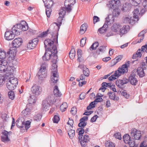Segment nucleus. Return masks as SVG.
Here are the masks:
<instances>
[{
  "instance_id": "obj_1",
  "label": "nucleus",
  "mask_w": 147,
  "mask_h": 147,
  "mask_svg": "<svg viewBox=\"0 0 147 147\" xmlns=\"http://www.w3.org/2000/svg\"><path fill=\"white\" fill-rule=\"evenodd\" d=\"M44 44L45 48V52L42 59L44 61H47L52 57L51 55V49L49 48H47V45L51 47L53 44V42L51 39H47L44 41Z\"/></svg>"
},
{
  "instance_id": "obj_2",
  "label": "nucleus",
  "mask_w": 147,
  "mask_h": 147,
  "mask_svg": "<svg viewBox=\"0 0 147 147\" xmlns=\"http://www.w3.org/2000/svg\"><path fill=\"white\" fill-rule=\"evenodd\" d=\"M22 43V39L21 38H18L15 39L13 41L12 44V47H10L9 51L7 53L9 56H13L17 52V48H18Z\"/></svg>"
},
{
  "instance_id": "obj_3",
  "label": "nucleus",
  "mask_w": 147,
  "mask_h": 147,
  "mask_svg": "<svg viewBox=\"0 0 147 147\" xmlns=\"http://www.w3.org/2000/svg\"><path fill=\"white\" fill-rule=\"evenodd\" d=\"M55 24L54 23L51 24L47 30L48 32H49L52 36H53L55 33H56V35L54 36L53 40H51L53 42V44L55 42L58 44V32L60 28L59 26H58L57 25L55 26Z\"/></svg>"
},
{
  "instance_id": "obj_4",
  "label": "nucleus",
  "mask_w": 147,
  "mask_h": 147,
  "mask_svg": "<svg viewBox=\"0 0 147 147\" xmlns=\"http://www.w3.org/2000/svg\"><path fill=\"white\" fill-rule=\"evenodd\" d=\"M24 25L21 23L16 24L12 28V30L16 35H19L22 31H26L28 29V26L27 23L24 22Z\"/></svg>"
},
{
  "instance_id": "obj_5",
  "label": "nucleus",
  "mask_w": 147,
  "mask_h": 147,
  "mask_svg": "<svg viewBox=\"0 0 147 147\" xmlns=\"http://www.w3.org/2000/svg\"><path fill=\"white\" fill-rule=\"evenodd\" d=\"M75 3V0H65L64 3L65 7H62L61 9L69 12L71 10V7Z\"/></svg>"
},
{
  "instance_id": "obj_6",
  "label": "nucleus",
  "mask_w": 147,
  "mask_h": 147,
  "mask_svg": "<svg viewBox=\"0 0 147 147\" xmlns=\"http://www.w3.org/2000/svg\"><path fill=\"white\" fill-rule=\"evenodd\" d=\"M51 51V55L52 58L51 62L52 63H57V62L58 56L57 55L58 51L57 47L56 45H54L52 47Z\"/></svg>"
},
{
  "instance_id": "obj_7",
  "label": "nucleus",
  "mask_w": 147,
  "mask_h": 147,
  "mask_svg": "<svg viewBox=\"0 0 147 147\" xmlns=\"http://www.w3.org/2000/svg\"><path fill=\"white\" fill-rule=\"evenodd\" d=\"M66 13L65 11L63 10V9H61L60 10V12L59 13V16L57 19L58 24L57 23H54L55 25H57L58 26H60L62 24V22L63 19L64 17V16Z\"/></svg>"
},
{
  "instance_id": "obj_8",
  "label": "nucleus",
  "mask_w": 147,
  "mask_h": 147,
  "mask_svg": "<svg viewBox=\"0 0 147 147\" xmlns=\"http://www.w3.org/2000/svg\"><path fill=\"white\" fill-rule=\"evenodd\" d=\"M128 71V66L126 64L122 65L121 67H119L118 69L116 71L117 74L119 75V76L121 75L127 73Z\"/></svg>"
},
{
  "instance_id": "obj_9",
  "label": "nucleus",
  "mask_w": 147,
  "mask_h": 147,
  "mask_svg": "<svg viewBox=\"0 0 147 147\" xmlns=\"http://www.w3.org/2000/svg\"><path fill=\"white\" fill-rule=\"evenodd\" d=\"M128 82V79L123 78L122 79H118L116 80L115 84L119 88L123 89L124 88L123 85L126 84Z\"/></svg>"
},
{
  "instance_id": "obj_10",
  "label": "nucleus",
  "mask_w": 147,
  "mask_h": 147,
  "mask_svg": "<svg viewBox=\"0 0 147 147\" xmlns=\"http://www.w3.org/2000/svg\"><path fill=\"white\" fill-rule=\"evenodd\" d=\"M131 136L132 137H134L135 140H139L141 137V131L135 129H132L131 130Z\"/></svg>"
},
{
  "instance_id": "obj_11",
  "label": "nucleus",
  "mask_w": 147,
  "mask_h": 147,
  "mask_svg": "<svg viewBox=\"0 0 147 147\" xmlns=\"http://www.w3.org/2000/svg\"><path fill=\"white\" fill-rule=\"evenodd\" d=\"M110 21L109 17L108 16L106 18V20L103 26L98 30L100 34H103L107 31L108 27L107 24Z\"/></svg>"
},
{
  "instance_id": "obj_12",
  "label": "nucleus",
  "mask_w": 147,
  "mask_h": 147,
  "mask_svg": "<svg viewBox=\"0 0 147 147\" xmlns=\"http://www.w3.org/2000/svg\"><path fill=\"white\" fill-rule=\"evenodd\" d=\"M14 33V32L12 30L6 31L4 35L5 39L9 41L13 40L15 36Z\"/></svg>"
},
{
  "instance_id": "obj_13",
  "label": "nucleus",
  "mask_w": 147,
  "mask_h": 147,
  "mask_svg": "<svg viewBox=\"0 0 147 147\" xmlns=\"http://www.w3.org/2000/svg\"><path fill=\"white\" fill-rule=\"evenodd\" d=\"M31 90L33 94L38 95L41 93L42 88L39 86L34 85L32 87Z\"/></svg>"
},
{
  "instance_id": "obj_14",
  "label": "nucleus",
  "mask_w": 147,
  "mask_h": 147,
  "mask_svg": "<svg viewBox=\"0 0 147 147\" xmlns=\"http://www.w3.org/2000/svg\"><path fill=\"white\" fill-rule=\"evenodd\" d=\"M38 42L37 38H34L30 41L27 44V47L29 49H33L36 47Z\"/></svg>"
},
{
  "instance_id": "obj_15",
  "label": "nucleus",
  "mask_w": 147,
  "mask_h": 147,
  "mask_svg": "<svg viewBox=\"0 0 147 147\" xmlns=\"http://www.w3.org/2000/svg\"><path fill=\"white\" fill-rule=\"evenodd\" d=\"M52 76L51 77V82L55 84L57 83L59 79V76L58 73L56 69L55 70L53 71L52 72Z\"/></svg>"
},
{
  "instance_id": "obj_16",
  "label": "nucleus",
  "mask_w": 147,
  "mask_h": 147,
  "mask_svg": "<svg viewBox=\"0 0 147 147\" xmlns=\"http://www.w3.org/2000/svg\"><path fill=\"white\" fill-rule=\"evenodd\" d=\"M6 71H7L6 73L7 74H9L10 75L13 73V69H10L9 70L7 67H6V66H4L3 65H2V64H0V72L2 73Z\"/></svg>"
},
{
  "instance_id": "obj_17",
  "label": "nucleus",
  "mask_w": 147,
  "mask_h": 147,
  "mask_svg": "<svg viewBox=\"0 0 147 147\" xmlns=\"http://www.w3.org/2000/svg\"><path fill=\"white\" fill-rule=\"evenodd\" d=\"M24 119L23 117H21L19 118L16 121V125L19 128H22L23 127L24 125Z\"/></svg>"
},
{
  "instance_id": "obj_18",
  "label": "nucleus",
  "mask_w": 147,
  "mask_h": 147,
  "mask_svg": "<svg viewBox=\"0 0 147 147\" xmlns=\"http://www.w3.org/2000/svg\"><path fill=\"white\" fill-rule=\"evenodd\" d=\"M136 72L137 75L140 78H142L146 74L145 73L143 68L141 67H138L136 69Z\"/></svg>"
},
{
  "instance_id": "obj_19",
  "label": "nucleus",
  "mask_w": 147,
  "mask_h": 147,
  "mask_svg": "<svg viewBox=\"0 0 147 147\" xmlns=\"http://www.w3.org/2000/svg\"><path fill=\"white\" fill-rule=\"evenodd\" d=\"M107 94L109 95V98L111 100L116 101H118L119 100V97L116 96L114 92H109Z\"/></svg>"
},
{
  "instance_id": "obj_20",
  "label": "nucleus",
  "mask_w": 147,
  "mask_h": 147,
  "mask_svg": "<svg viewBox=\"0 0 147 147\" xmlns=\"http://www.w3.org/2000/svg\"><path fill=\"white\" fill-rule=\"evenodd\" d=\"M128 27V26H124L122 28H120L119 32L120 34L121 35V36L127 32L129 30Z\"/></svg>"
},
{
  "instance_id": "obj_21",
  "label": "nucleus",
  "mask_w": 147,
  "mask_h": 147,
  "mask_svg": "<svg viewBox=\"0 0 147 147\" xmlns=\"http://www.w3.org/2000/svg\"><path fill=\"white\" fill-rule=\"evenodd\" d=\"M83 128L84 127H81L78 128L76 130V132L78 133V139L79 140H81L82 138L83 134L84 133V129Z\"/></svg>"
},
{
  "instance_id": "obj_22",
  "label": "nucleus",
  "mask_w": 147,
  "mask_h": 147,
  "mask_svg": "<svg viewBox=\"0 0 147 147\" xmlns=\"http://www.w3.org/2000/svg\"><path fill=\"white\" fill-rule=\"evenodd\" d=\"M131 6L130 5L127 3H125L123 5L121 9L122 11L123 12L129 11L131 9Z\"/></svg>"
},
{
  "instance_id": "obj_23",
  "label": "nucleus",
  "mask_w": 147,
  "mask_h": 147,
  "mask_svg": "<svg viewBox=\"0 0 147 147\" xmlns=\"http://www.w3.org/2000/svg\"><path fill=\"white\" fill-rule=\"evenodd\" d=\"M132 18V17L129 18L128 16H126L125 17L123 18V22L124 23L131 24V22H132L133 21H134V20H133Z\"/></svg>"
},
{
  "instance_id": "obj_24",
  "label": "nucleus",
  "mask_w": 147,
  "mask_h": 147,
  "mask_svg": "<svg viewBox=\"0 0 147 147\" xmlns=\"http://www.w3.org/2000/svg\"><path fill=\"white\" fill-rule=\"evenodd\" d=\"M43 69L44 70L42 72V71L39 70L38 74L40 77L45 78L47 76V71L46 68H44Z\"/></svg>"
},
{
  "instance_id": "obj_25",
  "label": "nucleus",
  "mask_w": 147,
  "mask_h": 147,
  "mask_svg": "<svg viewBox=\"0 0 147 147\" xmlns=\"http://www.w3.org/2000/svg\"><path fill=\"white\" fill-rule=\"evenodd\" d=\"M45 7H51L53 4V0H43Z\"/></svg>"
},
{
  "instance_id": "obj_26",
  "label": "nucleus",
  "mask_w": 147,
  "mask_h": 147,
  "mask_svg": "<svg viewBox=\"0 0 147 147\" xmlns=\"http://www.w3.org/2000/svg\"><path fill=\"white\" fill-rule=\"evenodd\" d=\"M121 26L119 23H115L111 27L112 31L115 32H117L118 29Z\"/></svg>"
},
{
  "instance_id": "obj_27",
  "label": "nucleus",
  "mask_w": 147,
  "mask_h": 147,
  "mask_svg": "<svg viewBox=\"0 0 147 147\" xmlns=\"http://www.w3.org/2000/svg\"><path fill=\"white\" fill-rule=\"evenodd\" d=\"M123 140L126 144H129L131 140L130 137L128 134H126L123 136Z\"/></svg>"
},
{
  "instance_id": "obj_28",
  "label": "nucleus",
  "mask_w": 147,
  "mask_h": 147,
  "mask_svg": "<svg viewBox=\"0 0 147 147\" xmlns=\"http://www.w3.org/2000/svg\"><path fill=\"white\" fill-rule=\"evenodd\" d=\"M53 93L54 95L56 96H60L61 95V92H59L57 86H55L54 87Z\"/></svg>"
},
{
  "instance_id": "obj_29",
  "label": "nucleus",
  "mask_w": 147,
  "mask_h": 147,
  "mask_svg": "<svg viewBox=\"0 0 147 147\" xmlns=\"http://www.w3.org/2000/svg\"><path fill=\"white\" fill-rule=\"evenodd\" d=\"M123 55H119L116 57L112 61V62L113 64V65H115L119 61L123 58Z\"/></svg>"
},
{
  "instance_id": "obj_30",
  "label": "nucleus",
  "mask_w": 147,
  "mask_h": 147,
  "mask_svg": "<svg viewBox=\"0 0 147 147\" xmlns=\"http://www.w3.org/2000/svg\"><path fill=\"white\" fill-rule=\"evenodd\" d=\"M128 80V82H129L131 84L134 86L137 84L138 82L136 78H134L133 77H129Z\"/></svg>"
},
{
  "instance_id": "obj_31",
  "label": "nucleus",
  "mask_w": 147,
  "mask_h": 147,
  "mask_svg": "<svg viewBox=\"0 0 147 147\" xmlns=\"http://www.w3.org/2000/svg\"><path fill=\"white\" fill-rule=\"evenodd\" d=\"M47 99L46 101L51 104H53L55 101L54 97L53 95L49 96Z\"/></svg>"
},
{
  "instance_id": "obj_32",
  "label": "nucleus",
  "mask_w": 147,
  "mask_h": 147,
  "mask_svg": "<svg viewBox=\"0 0 147 147\" xmlns=\"http://www.w3.org/2000/svg\"><path fill=\"white\" fill-rule=\"evenodd\" d=\"M6 55V52L4 50L2 51L0 49V61L3 60L5 59Z\"/></svg>"
},
{
  "instance_id": "obj_33",
  "label": "nucleus",
  "mask_w": 147,
  "mask_h": 147,
  "mask_svg": "<svg viewBox=\"0 0 147 147\" xmlns=\"http://www.w3.org/2000/svg\"><path fill=\"white\" fill-rule=\"evenodd\" d=\"M9 82H11V84L15 86L16 88V86L18 84V81L17 79L16 78H11L9 80Z\"/></svg>"
},
{
  "instance_id": "obj_34",
  "label": "nucleus",
  "mask_w": 147,
  "mask_h": 147,
  "mask_svg": "<svg viewBox=\"0 0 147 147\" xmlns=\"http://www.w3.org/2000/svg\"><path fill=\"white\" fill-rule=\"evenodd\" d=\"M49 105V102L45 100L43 101L42 104V109L44 110H46L48 109Z\"/></svg>"
},
{
  "instance_id": "obj_35",
  "label": "nucleus",
  "mask_w": 147,
  "mask_h": 147,
  "mask_svg": "<svg viewBox=\"0 0 147 147\" xmlns=\"http://www.w3.org/2000/svg\"><path fill=\"white\" fill-rule=\"evenodd\" d=\"M6 86L7 88L10 91L14 90L16 88L15 86L11 84V82L9 81L7 83Z\"/></svg>"
},
{
  "instance_id": "obj_36",
  "label": "nucleus",
  "mask_w": 147,
  "mask_h": 147,
  "mask_svg": "<svg viewBox=\"0 0 147 147\" xmlns=\"http://www.w3.org/2000/svg\"><path fill=\"white\" fill-rule=\"evenodd\" d=\"M119 77V75H118L117 72L115 71L114 73V74L112 75L110 77L108 78V80L110 81H112L113 80H115L116 79V77L118 78Z\"/></svg>"
},
{
  "instance_id": "obj_37",
  "label": "nucleus",
  "mask_w": 147,
  "mask_h": 147,
  "mask_svg": "<svg viewBox=\"0 0 147 147\" xmlns=\"http://www.w3.org/2000/svg\"><path fill=\"white\" fill-rule=\"evenodd\" d=\"M68 106L66 102H65L61 105L60 107V110L62 112L65 111L67 107Z\"/></svg>"
},
{
  "instance_id": "obj_38",
  "label": "nucleus",
  "mask_w": 147,
  "mask_h": 147,
  "mask_svg": "<svg viewBox=\"0 0 147 147\" xmlns=\"http://www.w3.org/2000/svg\"><path fill=\"white\" fill-rule=\"evenodd\" d=\"M99 43L98 42H96L92 44L91 45L90 49V50H96L98 46Z\"/></svg>"
},
{
  "instance_id": "obj_39",
  "label": "nucleus",
  "mask_w": 147,
  "mask_h": 147,
  "mask_svg": "<svg viewBox=\"0 0 147 147\" xmlns=\"http://www.w3.org/2000/svg\"><path fill=\"white\" fill-rule=\"evenodd\" d=\"M75 131L74 130L71 129L68 132V134L69 138L72 139L75 135Z\"/></svg>"
},
{
  "instance_id": "obj_40",
  "label": "nucleus",
  "mask_w": 147,
  "mask_h": 147,
  "mask_svg": "<svg viewBox=\"0 0 147 147\" xmlns=\"http://www.w3.org/2000/svg\"><path fill=\"white\" fill-rule=\"evenodd\" d=\"M88 25L84 23L80 27V31H82L83 33H84L87 28Z\"/></svg>"
},
{
  "instance_id": "obj_41",
  "label": "nucleus",
  "mask_w": 147,
  "mask_h": 147,
  "mask_svg": "<svg viewBox=\"0 0 147 147\" xmlns=\"http://www.w3.org/2000/svg\"><path fill=\"white\" fill-rule=\"evenodd\" d=\"M42 115L41 114H37L36 115L33 117L34 119L37 121H40L42 118Z\"/></svg>"
},
{
  "instance_id": "obj_42",
  "label": "nucleus",
  "mask_w": 147,
  "mask_h": 147,
  "mask_svg": "<svg viewBox=\"0 0 147 147\" xmlns=\"http://www.w3.org/2000/svg\"><path fill=\"white\" fill-rule=\"evenodd\" d=\"M77 54L78 55V60L80 62V60L82 59L81 57L82 55V51L80 49H78L77 51Z\"/></svg>"
},
{
  "instance_id": "obj_43",
  "label": "nucleus",
  "mask_w": 147,
  "mask_h": 147,
  "mask_svg": "<svg viewBox=\"0 0 147 147\" xmlns=\"http://www.w3.org/2000/svg\"><path fill=\"white\" fill-rule=\"evenodd\" d=\"M141 0H131V3L132 5L134 6H137L141 2Z\"/></svg>"
},
{
  "instance_id": "obj_44",
  "label": "nucleus",
  "mask_w": 147,
  "mask_h": 147,
  "mask_svg": "<svg viewBox=\"0 0 147 147\" xmlns=\"http://www.w3.org/2000/svg\"><path fill=\"white\" fill-rule=\"evenodd\" d=\"M109 3L110 7L111 8L113 9H116V7H115V0H111L110 1Z\"/></svg>"
},
{
  "instance_id": "obj_45",
  "label": "nucleus",
  "mask_w": 147,
  "mask_h": 147,
  "mask_svg": "<svg viewBox=\"0 0 147 147\" xmlns=\"http://www.w3.org/2000/svg\"><path fill=\"white\" fill-rule=\"evenodd\" d=\"M10 139L7 136H1V140L2 141L5 143L7 142L10 141Z\"/></svg>"
},
{
  "instance_id": "obj_46",
  "label": "nucleus",
  "mask_w": 147,
  "mask_h": 147,
  "mask_svg": "<svg viewBox=\"0 0 147 147\" xmlns=\"http://www.w3.org/2000/svg\"><path fill=\"white\" fill-rule=\"evenodd\" d=\"M45 7L46 8V13L47 16L48 18H49L51 12V7Z\"/></svg>"
},
{
  "instance_id": "obj_47",
  "label": "nucleus",
  "mask_w": 147,
  "mask_h": 147,
  "mask_svg": "<svg viewBox=\"0 0 147 147\" xmlns=\"http://www.w3.org/2000/svg\"><path fill=\"white\" fill-rule=\"evenodd\" d=\"M8 94L9 98L11 100H13L15 97L14 92L12 90H11L8 92Z\"/></svg>"
},
{
  "instance_id": "obj_48",
  "label": "nucleus",
  "mask_w": 147,
  "mask_h": 147,
  "mask_svg": "<svg viewBox=\"0 0 147 147\" xmlns=\"http://www.w3.org/2000/svg\"><path fill=\"white\" fill-rule=\"evenodd\" d=\"M87 125L86 122L85 121H81L80 120V123L78 124V126L79 127H84Z\"/></svg>"
},
{
  "instance_id": "obj_49",
  "label": "nucleus",
  "mask_w": 147,
  "mask_h": 147,
  "mask_svg": "<svg viewBox=\"0 0 147 147\" xmlns=\"http://www.w3.org/2000/svg\"><path fill=\"white\" fill-rule=\"evenodd\" d=\"M106 47V46H100L98 49L97 50V53H98V51L103 53L105 51Z\"/></svg>"
},
{
  "instance_id": "obj_50",
  "label": "nucleus",
  "mask_w": 147,
  "mask_h": 147,
  "mask_svg": "<svg viewBox=\"0 0 147 147\" xmlns=\"http://www.w3.org/2000/svg\"><path fill=\"white\" fill-rule=\"evenodd\" d=\"M86 37L83 38L81 39L80 42V46L81 47H83L84 46L86 43Z\"/></svg>"
},
{
  "instance_id": "obj_51",
  "label": "nucleus",
  "mask_w": 147,
  "mask_h": 147,
  "mask_svg": "<svg viewBox=\"0 0 147 147\" xmlns=\"http://www.w3.org/2000/svg\"><path fill=\"white\" fill-rule=\"evenodd\" d=\"M83 71L84 74L86 76H89L90 74V71L88 68L86 67L85 70L83 69Z\"/></svg>"
},
{
  "instance_id": "obj_52",
  "label": "nucleus",
  "mask_w": 147,
  "mask_h": 147,
  "mask_svg": "<svg viewBox=\"0 0 147 147\" xmlns=\"http://www.w3.org/2000/svg\"><path fill=\"white\" fill-rule=\"evenodd\" d=\"M30 110L29 108H26L25 110L23 111L22 113L24 114V116L30 113Z\"/></svg>"
},
{
  "instance_id": "obj_53",
  "label": "nucleus",
  "mask_w": 147,
  "mask_h": 147,
  "mask_svg": "<svg viewBox=\"0 0 147 147\" xmlns=\"http://www.w3.org/2000/svg\"><path fill=\"white\" fill-rule=\"evenodd\" d=\"M105 145L107 147H115V146L114 143L111 142H106Z\"/></svg>"
},
{
  "instance_id": "obj_54",
  "label": "nucleus",
  "mask_w": 147,
  "mask_h": 147,
  "mask_svg": "<svg viewBox=\"0 0 147 147\" xmlns=\"http://www.w3.org/2000/svg\"><path fill=\"white\" fill-rule=\"evenodd\" d=\"M31 122L30 121H26V123H24L25 127L26 129L27 130L30 126Z\"/></svg>"
},
{
  "instance_id": "obj_55",
  "label": "nucleus",
  "mask_w": 147,
  "mask_h": 147,
  "mask_svg": "<svg viewBox=\"0 0 147 147\" xmlns=\"http://www.w3.org/2000/svg\"><path fill=\"white\" fill-rule=\"evenodd\" d=\"M59 117L57 115H55L53 118V121L54 123H57L59 121Z\"/></svg>"
},
{
  "instance_id": "obj_56",
  "label": "nucleus",
  "mask_w": 147,
  "mask_h": 147,
  "mask_svg": "<svg viewBox=\"0 0 147 147\" xmlns=\"http://www.w3.org/2000/svg\"><path fill=\"white\" fill-rule=\"evenodd\" d=\"M48 32L47 30L46 31L43 32H42L40 34L38 35V37H41V38L44 37L45 36H47V35L48 33Z\"/></svg>"
},
{
  "instance_id": "obj_57",
  "label": "nucleus",
  "mask_w": 147,
  "mask_h": 147,
  "mask_svg": "<svg viewBox=\"0 0 147 147\" xmlns=\"http://www.w3.org/2000/svg\"><path fill=\"white\" fill-rule=\"evenodd\" d=\"M79 140L80 142L81 146H83L84 147H86L85 146H86L87 143V141L83 140H82V138L81 139V140Z\"/></svg>"
},
{
  "instance_id": "obj_58",
  "label": "nucleus",
  "mask_w": 147,
  "mask_h": 147,
  "mask_svg": "<svg viewBox=\"0 0 147 147\" xmlns=\"http://www.w3.org/2000/svg\"><path fill=\"white\" fill-rule=\"evenodd\" d=\"M114 136L116 138L119 140H121L122 139L121 134L119 132H118L114 134Z\"/></svg>"
},
{
  "instance_id": "obj_59",
  "label": "nucleus",
  "mask_w": 147,
  "mask_h": 147,
  "mask_svg": "<svg viewBox=\"0 0 147 147\" xmlns=\"http://www.w3.org/2000/svg\"><path fill=\"white\" fill-rule=\"evenodd\" d=\"M147 32L146 30H144L141 31L138 34V36L142 37L143 36L144 37V34H145Z\"/></svg>"
},
{
  "instance_id": "obj_60",
  "label": "nucleus",
  "mask_w": 147,
  "mask_h": 147,
  "mask_svg": "<svg viewBox=\"0 0 147 147\" xmlns=\"http://www.w3.org/2000/svg\"><path fill=\"white\" fill-rule=\"evenodd\" d=\"M69 120L68 122L67 123V124L70 125L72 127V128L73 127V125L74 124V121L72 118H69Z\"/></svg>"
},
{
  "instance_id": "obj_61",
  "label": "nucleus",
  "mask_w": 147,
  "mask_h": 147,
  "mask_svg": "<svg viewBox=\"0 0 147 147\" xmlns=\"http://www.w3.org/2000/svg\"><path fill=\"white\" fill-rule=\"evenodd\" d=\"M77 109L76 107H72L70 111L71 113L73 115H75L77 112Z\"/></svg>"
},
{
  "instance_id": "obj_62",
  "label": "nucleus",
  "mask_w": 147,
  "mask_h": 147,
  "mask_svg": "<svg viewBox=\"0 0 147 147\" xmlns=\"http://www.w3.org/2000/svg\"><path fill=\"white\" fill-rule=\"evenodd\" d=\"M0 61V64H2V65H3L4 66H6V67L8 68L7 63L6 60H3Z\"/></svg>"
},
{
  "instance_id": "obj_63",
  "label": "nucleus",
  "mask_w": 147,
  "mask_h": 147,
  "mask_svg": "<svg viewBox=\"0 0 147 147\" xmlns=\"http://www.w3.org/2000/svg\"><path fill=\"white\" fill-rule=\"evenodd\" d=\"M121 95L127 99H128L129 97V94L126 92L123 91L121 93Z\"/></svg>"
},
{
  "instance_id": "obj_64",
  "label": "nucleus",
  "mask_w": 147,
  "mask_h": 147,
  "mask_svg": "<svg viewBox=\"0 0 147 147\" xmlns=\"http://www.w3.org/2000/svg\"><path fill=\"white\" fill-rule=\"evenodd\" d=\"M147 47V43H146V44L144 46H142L141 48V52L142 53H144V52H146V50Z\"/></svg>"
}]
</instances>
